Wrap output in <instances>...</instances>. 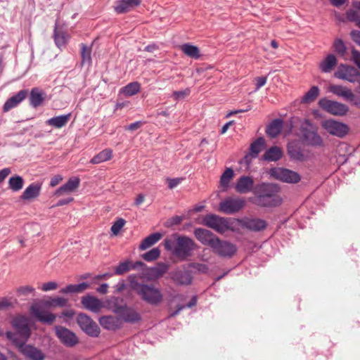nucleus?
Segmentation results:
<instances>
[{
  "mask_svg": "<svg viewBox=\"0 0 360 360\" xmlns=\"http://www.w3.org/2000/svg\"><path fill=\"white\" fill-rule=\"evenodd\" d=\"M321 126L328 133L339 138L345 136L349 132L347 124L332 119L323 121Z\"/></svg>",
  "mask_w": 360,
  "mask_h": 360,
  "instance_id": "nucleus-9",
  "label": "nucleus"
},
{
  "mask_svg": "<svg viewBox=\"0 0 360 360\" xmlns=\"http://www.w3.org/2000/svg\"><path fill=\"white\" fill-rule=\"evenodd\" d=\"M350 36L352 40L356 42L358 45L360 46V31L359 30H352L350 32Z\"/></svg>",
  "mask_w": 360,
  "mask_h": 360,
  "instance_id": "nucleus-59",
  "label": "nucleus"
},
{
  "mask_svg": "<svg viewBox=\"0 0 360 360\" xmlns=\"http://www.w3.org/2000/svg\"><path fill=\"white\" fill-rule=\"evenodd\" d=\"M171 278L179 285H189L192 282L191 273L187 270L178 269L172 274Z\"/></svg>",
  "mask_w": 360,
  "mask_h": 360,
  "instance_id": "nucleus-22",
  "label": "nucleus"
},
{
  "mask_svg": "<svg viewBox=\"0 0 360 360\" xmlns=\"http://www.w3.org/2000/svg\"><path fill=\"white\" fill-rule=\"evenodd\" d=\"M335 77L345 79L350 82H359L360 79V73L355 68L340 65L335 72Z\"/></svg>",
  "mask_w": 360,
  "mask_h": 360,
  "instance_id": "nucleus-14",
  "label": "nucleus"
},
{
  "mask_svg": "<svg viewBox=\"0 0 360 360\" xmlns=\"http://www.w3.org/2000/svg\"><path fill=\"white\" fill-rule=\"evenodd\" d=\"M203 221L205 225L220 233H224L230 227L226 219L215 214H207L205 217Z\"/></svg>",
  "mask_w": 360,
  "mask_h": 360,
  "instance_id": "nucleus-11",
  "label": "nucleus"
},
{
  "mask_svg": "<svg viewBox=\"0 0 360 360\" xmlns=\"http://www.w3.org/2000/svg\"><path fill=\"white\" fill-rule=\"evenodd\" d=\"M256 80V89H259L262 86H263L266 82V77H259L255 79Z\"/></svg>",
  "mask_w": 360,
  "mask_h": 360,
  "instance_id": "nucleus-61",
  "label": "nucleus"
},
{
  "mask_svg": "<svg viewBox=\"0 0 360 360\" xmlns=\"http://www.w3.org/2000/svg\"><path fill=\"white\" fill-rule=\"evenodd\" d=\"M245 204V201L243 198L229 197L219 203V211L226 214H233L242 210Z\"/></svg>",
  "mask_w": 360,
  "mask_h": 360,
  "instance_id": "nucleus-6",
  "label": "nucleus"
},
{
  "mask_svg": "<svg viewBox=\"0 0 360 360\" xmlns=\"http://www.w3.org/2000/svg\"><path fill=\"white\" fill-rule=\"evenodd\" d=\"M77 324L80 328L91 337H98L100 328L91 318L85 314H79L77 318Z\"/></svg>",
  "mask_w": 360,
  "mask_h": 360,
  "instance_id": "nucleus-8",
  "label": "nucleus"
},
{
  "mask_svg": "<svg viewBox=\"0 0 360 360\" xmlns=\"http://www.w3.org/2000/svg\"><path fill=\"white\" fill-rule=\"evenodd\" d=\"M279 188L274 184L263 183L255 188L256 197L254 203L261 207H276L281 204L282 199L278 195Z\"/></svg>",
  "mask_w": 360,
  "mask_h": 360,
  "instance_id": "nucleus-2",
  "label": "nucleus"
},
{
  "mask_svg": "<svg viewBox=\"0 0 360 360\" xmlns=\"http://www.w3.org/2000/svg\"><path fill=\"white\" fill-rule=\"evenodd\" d=\"M269 174L274 178L286 183L295 184L300 181V176L297 172L288 169L272 168Z\"/></svg>",
  "mask_w": 360,
  "mask_h": 360,
  "instance_id": "nucleus-10",
  "label": "nucleus"
},
{
  "mask_svg": "<svg viewBox=\"0 0 360 360\" xmlns=\"http://www.w3.org/2000/svg\"><path fill=\"white\" fill-rule=\"evenodd\" d=\"M347 18L350 22H356V25L360 28V16L357 11L349 10L347 12Z\"/></svg>",
  "mask_w": 360,
  "mask_h": 360,
  "instance_id": "nucleus-50",
  "label": "nucleus"
},
{
  "mask_svg": "<svg viewBox=\"0 0 360 360\" xmlns=\"http://www.w3.org/2000/svg\"><path fill=\"white\" fill-rule=\"evenodd\" d=\"M70 116L71 115L69 113L67 115L54 117L47 120L46 121V124L55 128L60 129L65 127L68 124L70 119Z\"/></svg>",
  "mask_w": 360,
  "mask_h": 360,
  "instance_id": "nucleus-28",
  "label": "nucleus"
},
{
  "mask_svg": "<svg viewBox=\"0 0 360 360\" xmlns=\"http://www.w3.org/2000/svg\"><path fill=\"white\" fill-rule=\"evenodd\" d=\"M125 223L126 221L122 218L115 221L111 226V231L113 235L117 236L120 233V230L123 228Z\"/></svg>",
  "mask_w": 360,
  "mask_h": 360,
  "instance_id": "nucleus-49",
  "label": "nucleus"
},
{
  "mask_svg": "<svg viewBox=\"0 0 360 360\" xmlns=\"http://www.w3.org/2000/svg\"><path fill=\"white\" fill-rule=\"evenodd\" d=\"M10 173L11 169L9 168H4L0 170V184L5 180Z\"/></svg>",
  "mask_w": 360,
  "mask_h": 360,
  "instance_id": "nucleus-62",
  "label": "nucleus"
},
{
  "mask_svg": "<svg viewBox=\"0 0 360 360\" xmlns=\"http://www.w3.org/2000/svg\"><path fill=\"white\" fill-rule=\"evenodd\" d=\"M162 238V234L160 233H155L150 234L148 237H146L141 243L140 249L141 250H146L150 247L155 245L157 242H158Z\"/></svg>",
  "mask_w": 360,
  "mask_h": 360,
  "instance_id": "nucleus-36",
  "label": "nucleus"
},
{
  "mask_svg": "<svg viewBox=\"0 0 360 360\" xmlns=\"http://www.w3.org/2000/svg\"><path fill=\"white\" fill-rule=\"evenodd\" d=\"M58 285L56 282L50 281L45 283L41 286V290L44 292L56 290Z\"/></svg>",
  "mask_w": 360,
  "mask_h": 360,
  "instance_id": "nucleus-53",
  "label": "nucleus"
},
{
  "mask_svg": "<svg viewBox=\"0 0 360 360\" xmlns=\"http://www.w3.org/2000/svg\"><path fill=\"white\" fill-rule=\"evenodd\" d=\"M195 248V242L187 236H179L176 239L174 254L180 259L184 260L191 256Z\"/></svg>",
  "mask_w": 360,
  "mask_h": 360,
  "instance_id": "nucleus-5",
  "label": "nucleus"
},
{
  "mask_svg": "<svg viewBox=\"0 0 360 360\" xmlns=\"http://www.w3.org/2000/svg\"><path fill=\"white\" fill-rule=\"evenodd\" d=\"M23 184L24 180L20 176H11L8 180L9 188L14 192L21 190Z\"/></svg>",
  "mask_w": 360,
  "mask_h": 360,
  "instance_id": "nucleus-39",
  "label": "nucleus"
},
{
  "mask_svg": "<svg viewBox=\"0 0 360 360\" xmlns=\"http://www.w3.org/2000/svg\"><path fill=\"white\" fill-rule=\"evenodd\" d=\"M131 262H124L120 263L115 270V274L117 275H122L131 269Z\"/></svg>",
  "mask_w": 360,
  "mask_h": 360,
  "instance_id": "nucleus-48",
  "label": "nucleus"
},
{
  "mask_svg": "<svg viewBox=\"0 0 360 360\" xmlns=\"http://www.w3.org/2000/svg\"><path fill=\"white\" fill-rule=\"evenodd\" d=\"M87 283H82L77 285H68L60 290L62 293L82 292L89 288Z\"/></svg>",
  "mask_w": 360,
  "mask_h": 360,
  "instance_id": "nucleus-37",
  "label": "nucleus"
},
{
  "mask_svg": "<svg viewBox=\"0 0 360 360\" xmlns=\"http://www.w3.org/2000/svg\"><path fill=\"white\" fill-rule=\"evenodd\" d=\"M112 158V150L110 148H105L102 151L99 152L97 155L94 156L91 160V164H99L108 160H110Z\"/></svg>",
  "mask_w": 360,
  "mask_h": 360,
  "instance_id": "nucleus-32",
  "label": "nucleus"
},
{
  "mask_svg": "<svg viewBox=\"0 0 360 360\" xmlns=\"http://www.w3.org/2000/svg\"><path fill=\"white\" fill-rule=\"evenodd\" d=\"M80 184V179L78 177L70 178L64 185L59 187L55 192L58 197L74 193L77 190Z\"/></svg>",
  "mask_w": 360,
  "mask_h": 360,
  "instance_id": "nucleus-17",
  "label": "nucleus"
},
{
  "mask_svg": "<svg viewBox=\"0 0 360 360\" xmlns=\"http://www.w3.org/2000/svg\"><path fill=\"white\" fill-rule=\"evenodd\" d=\"M333 47L335 51L340 56H344L346 53V46L343 41L340 39H337L333 43Z\"/></svg>",
  "mask_w": 360,
  "mask_h": 360,
  "instance_id": "nucleus-47",
  "label": "nucleus"
},
{
  "mask_svg": "<svg viewBox=\"0 0 360 360\" xmlns=\"http://www.w3.org/2000/svg\"><path fill=\"white\" fill-rule=\"evenodd\" d=\"M143 124H144L143 122L137 121L136 122L130 124L128 126H126L125 129L128 130V131H136V130L140 129L143 125Z\"/></svg>",
  "mask_w": 360,
  "mask_h": 360,
  "instance_id": "nucleus-54",
  "label": "nucleus"
},
{
  "mask_svg": "<svg viewBox=\"0 0 360 360\" xmlns=\"http://www.w3.org/2000/svg\"><path fill=\"white\" fill-rule=\"evenodd\" d=\"M140 88L141 84L137 82H134L122 87L120 90H140Z\"/></svg>",
  "mask_w": 360,
  "mask_h": 360,
  "instance_id": "nucleus-56",
  "label": "nucleus"
},
{
  "mask_svg": "<svg viewBox=\"0 0 360 360\" xmlns=\"http://www.w3.org/2000/svg\"><path fill=\"white\" fill-rule=\"evenodd\" d=\"M56 335L60 341L67 347H74L78 342V338L75 333L60 326L55 327Z\"/></svg>",
  "mask_w": 360,
  "mask_h": 360,
  "instance_id": "nucleus-13",
  "label": "nucleus"
},
{
  "mask_svg": "<svg viewBox=\"0 0 360 360\" xmlns=\"http://www.w3.org/2000/svg\"><path fill=\"white\" fill-rule=\"evenodd\" d=\"M31 312L40 322L52 324L56 320V315L49 313L38 307L32 306Z\"/></svg>",
  "mask_w": 360,
  "mask_h": 360,
  "instance_id": "nucleus-21",
  "label": "nucleus"
},
{
  "mask_svg": "<svg viewBox=\"0 0 360 360\" xmlns=\"http://www.w3.org/2000/svg\"><path fill=\"white\" fill-rule=\"evenodd\" d=\"M101 326L110 330H116L122 327V321L119 317L114 316H103L99 319Z\"/></svg>",
  "mask_w": 360,
  "mask_h": 360,
  "instance_id": "nucleus-20",
  "label": "nucleus"
},
{
  "mask_svg": "<svg viewBox=\"0 0 360 360\" xmlns=\"http://www.w3.org/2000/svg\"><path fill=\"white\" fill-rule=\"evenodd\" d=\"M34 291V288L30 285L21 286L17 290L18 295L25 296L27 295L29 293L33 292Z\"/></svg>",
  "mask_w": 360,
  "mask_h": 360,
  "instance_id": "nucleus-52",
  "label": "nucleus"
},
{
  "mask_svg": "<svg viewBox=\"0 0 360 360\" xmlns=\"http://www.w3.org/2000/svg\"><path fill=\"white\" fill-rule=\"evenodd\" d=\"M194 236L202 245H207L210 248H212L215 239L217 238V236L214 235L211 231L202 228L195 229L194 230Z\"/></svg>",
  "mask_w": 360,
  "mask_h": 360,
  "instance_id": "nucleus-15",
  "label": "nucleus"
},
{
  "mask_svg": "<svg viewBox=\"0 0 360 360\" xmlns=\"http://www.w3.org/2000/svg\"><path fill=\"white\" fill-rule=\"evenodd\" d=\"M141 4V0H117L114 7L117 13H127Z\"/></svg>",
  "mask_w": 360,
  "mask_h": 360,
  "instance_id": "nucleus-23",
  "label": "nucleus"
},
{
  "mask_svg": "<svg viewBox=\"0 0 360 360\" xmlns=\"http://www.w3.org/2000/svg\"><path fill=\"white\" fill-rule=\"evenodd\" d=\"M319 103L322 109L334 115L342 116L348 111L345 105L326 98L321 99Z\"/></svg>",
  "mask_w": 360,
  "mask_h": 360,
  "instance_id": "nucleus-12",
  "label": "nucleus"
},
{
  "mask_svg": "<svg viewBox=\"0 0 360 360\" xmlns=\"http://www.w3.org/2000/svg\"><path fill=\"white\" fill-rule=\"evenodd\" d=\"M254 181L252 177L242 176L238 179L235 189L239 193H247L252 191Z\"/></svg>",
  "mask_w": 360,
  "mask_h": 360,
  "instance_id": "nucleus-24",
  "label": "nucleus"
},
{
  "mask_svg": "<svg viewBox=\"0 0 360 360\" xmlns=\"http://www.w3.org/2000/svg\"><path fill=\"white\" fill-rule=\"evenodd\" d=\"M108 285L106 283H103L96 289V290L98 292L105 295L108 292Z\"/></svg>",
  "mask_w": 360,
  "mask_h": 360,
  "instance_id": "nucleus-64",
  "label": "nucleus"
},
{
  "mask_svg": "<svg viewBox=\"0 0 360 360\" xmlns=\"http://www.w3.org/2000/svg\"><path fill=\"white\" fill-rule=\"evenodd\" d=\"M283 152L281 149L277 146H273L267 150L263 155L265 160L277 161L282 157Z\"/></svg>",
  "mask_w": 360,
  "mask_h": 360,
  "instance_id": "nucleus-35",
  "label": "nucleus"
},
{
  "mask_svg": "<svg viewBox=\"0 0 360 360\" xmlns=\"http://www.w3.org/2000/svg\"><path fill=\"white\" fill-rule=\"evenodd\" d=\"M288 152L290 156L296 160L304 161V155L302 152L299 149L293 146H288Z\"/></svg>",
  "mask_w": 360,
  "mask_h": 360,
  "instance_id": "nucleus-44",
  "label": "nucleus"
},
{
  "mask_svg": "<svg viewBox=\"0 0 360 360\" xmlns=\"http://www.w3.org/2000/svg\"><path fill=\"white\" fill-rule=\"evenodd\" d=\"M112 299L115 301L112 311L120 316L122 321L134 323L141 320V316L136 309L128 307L127 304L120 305L116 302L117 298L112 297Z\"/></svg>",
  "mask_w": 360,
  "mask_h": 360,
  "instance_id": "nucleus-4",
  "label": "nucleus"
},
{
  "mask_svg": "<svg viewBox=\"0 0 360 360\" xmlns=\"http://www.w3.org/2000/svg\"><path fill=\"white\" fill-rule=\"evenodd\" d=\"M282 128V120L276 119L267 126L266 132L271 138H275L281 133Z\"/></svg>",
  "mask_w": 360,
  "mask_h": 360,
  "instance_id": "nucleus-29",
  "label": "nucleus"
},
{
  "mask_svg": "<svg viewBox=\"0 0 360 360\" xmlns=\"http://www.w3.org/2000/svg\"><path fill=\"white\" fill-rule=\"evenodd\" d=\"M212 252L221 257L231 258L236 252V246L226 240H222L218 237L212 246Z\"/></svg>",
  "mask_w": 360,
  "mask_h": 360,
  "instance_id": "nucleus-7",
  "label": "nucleus"
},
{
  "mask_svg": "<svg viewBox=\"0 0 360 360\" xmlns=\"http://www.w3.org/2000/svg\"><path fill=\"white\" fill-rule=\"evenodd\" d=\"M160 252L158 248H153L143 255L142 257L147 262H152L158 259Z\"/></svg>",
  "mask_w": 360,
  "mask_h": 360,
  "instance_id": "nucleus-46",
  "label": "nucleus"
},
{
  "mask_svg": "<svg viewBox=\"0 0 360 360\" xmlns=\"http://www.w3.org/2000/svg\"><path fill=\"white\" fill-rule=\"evenodd\" d=\"M81 303L85 309L94 313L99 312L103 307V302L97 297L91 295L83 297Z\"/></svg>",
  "mask_w": 360,
  "mask_h": 360,
  "instance_id": "nucleus-19",
  "label": "nucleus"
},
{
  "mask_svg": "<svg viewBox=\"0 0 360 360\" xmlns=\"http://www.w3.org/2000/svg\"><path fill=\"white\" fill-rule=\"evenodd\" d=\"M319 96V91H307L302 98V102L310 103L314 101Z\"/></svg>",
  "mask_w": 360,
  "mask_h": 360,
  "instance_id": "nucleus-51",
  "label": "nucleus"
},
{
  "mask_svg": "<svg viewBox=\"0 0 360 360\" xmlns=\"http://www.w3.org/2000/svg\"><path fill=\"white\" fill-rule=\"evenodd\" d=\"M41 189V184L39 183H32L23 191L21 198L24 200H30L37 198Z\"/></svg>",
  "mask_w": 360,
  "mask_h": 360,
  "instance_id": "nucleus-25",
  "label": "nucleus"
},
{
  "mask_svg": "<svg viewBox=\"0 0 360 360\" xmlns=\"http://www.w3.org/2000/svg\"><path fill=\"white\" fill-rule=\"evenodd\" d=\"M182 179L175 178V179H167V181L168 182V187L170 189H173L176 186H177L181 181Z\"/></svg>",
  "mask_w": 360,
  "mask_h": 360,
  "instance_id": "nucleus-57",
  "label": "nucleus"
},
{
  "mask_svg": "<svg viewBox=\"0 0 360 360\" xmlns=\"http://www.w3.org/2000/svg\"><path fill=\"white\" fill-rule=\"evenodd\" d=\"M188 95V91H174L172 97L175 100L183 99Z\"/></svg>",
  "mask_w": 360,
  "mask_h": 360,
  "instance_id": "nucleus-58",
  "label": "nucleus"
},
{
  "mask_svg": "<svg viewBox=\"0 0 360 360\" xmlns=\"http://www.w3.org/2000/svg\"><path fill=\"white\" fill-rule=\"evenodd\" d=\"M68 300L64 297H53L46 300L45 304L49 307H63L67 305Z\"/></svg>",
  "mask_w": 360,
  "mask_h": 360,
  "instance_id": "nucleus-42",
  "label": "nucleus"
},
{
  "mask_svg": "<svg viewBox=\"0 0 360 360\" xmlns=\"http://www.w3.org/2000/svg\"><path fill=\"white\" fill-rule=\"evenodd\" d=\"M301 139L303 143L312 146H321L323 145V139L318 134L316 128L309 120H304L300 129Z\"/></svg>",
  "mask_w": 360,
  "mask_h": 360,
  "instance_id": "nucleus-3",
  "label": "nucleus"
},
{
  "mask_svg": "<svg viewBox=\"0 0 360 360\" xmlns=\"http://www.w3.org/2000/svg\"><path fill=\"white\" fill-rule=\"evenodd\" d=\"M22 353L30 360H44V354L37 348L31 345H25L22 347Z\"/></svg>",
  "mask_w": 360,
  "mask_h": 360,
  "instance_id": "nucleus-26",
  "label": "nucleus"
},
{
  "mask_svg": "<svg viewBox=\"0 0 360 360\" xmlns=\"http://www.w3.org/2000/svg\"><path fill=\"white\" fill-rule=\"evenodd\" d=\"M91 48L84 44L81 45L82 64L90 65L91 63Z\"/></svg>",
  "mask_w": 360,
  "mask_h": 360,
  "instance_id": "nucleus-40",
  "label": "nucleus"
},
{
  "mask_svg": "<svg viewBox=\"0 0 360 360\" xmlns=\"http://www.w3.org/2000/svg\"><path fill=\"white\" fill-rule=\"evenodd\" d=\"M245 226L251 231H259L266 227V222L260 219H251L245 221Z\"/></svg>",
  "mask_w": 360,
  "mask_h": 360,
  "instance_id": "nucleus-34",
  "label": "nucleus"
},
{
  "mask_svg": "<svg viewBox=\"0 0 360 360\" xmlns=\"http://www.w3.org/2000/svg\"><path fill=\"white\" fill-rule=\"evenodd\" d=\"M352 59L360 69V52L354 49L352 50Z\"/></svg>",
  "mask_w": 360,
  "mask_h": 360,
  "instance_id": "nucleus-55",
  "label": "nucleus"
},
{
  "mask_svg": "<svg viewBox=\"0 0 360 360\" xmlns=\"http://www.w3.org/2000/svg\"><path fill=\"white\" fill-rule=\"evenodd\" d=\"M53 37L56 46L60 49H63L66 47L70 39V35L67 31L60 27L56 23L54 27Z\"/></svg>",
  "mask_w": 360,
  "mask_h": 360,
  "instance_id": "nucleus-18",
  "label": "nucleus"
},
{
  "mask_svg": "<svg viewBox=\"0 0 360 360\" xmlns=\"http://www.w3.org/2000/svg\"><path fill=\"white\" fill-rule=\"evenodd\" d=\"M336 64V57L333 54H329L320 63L319 68L323 72L328 73L333 69Z\"/></svg>",
  "mask_w": 360,
  "mask_h": 360,
  "instance_id": "nucleus-30",
  "label": "nucleus"
},
{
  "mask_svg": "<svg viewBox=\"0 0 360 360\" xmlns=\"http://www.w3.org/2000/svg\"><path fill=\"white\" fill-rule=\"evenodd\" d=\"M145 200V195L142 193H140L137 195L135 199L134 205L136 207H139L141 204H142Z\"/></svg>",
  "mask_w": 360,
  "mask_h": 360,
  "instance_id": "nucleus-63",
  "label": "nucleus"
},
{
  "mask_svg": "<svg viewBox=\"0 0 360 360\" xmlns=\"http://www.w3.org/2000/svg\"><path fill=\"white\" fill-rule=\"evenodd\" d=\"M169 269V265L165 263H158L157 265L152 269V272L157 278L162 277Z\"/></svg>",
  "mask_w": 360,
  "mask_h": 360,
  "instance_id": "nucleus-43",
  "label": "nucleus"
},
{
  "mask_svg": "<svg viewBox=\"0 0 360 360\" xmlns=\"http://www.w3.org/2000/svg\"><path fill=\"white\" fill-rule=\"evenodd\" d=\"M130 288L145 302L158 306L163 301L161 290L153 283L139 282L135 275L128 276Z\"/></svg>",
  "mask_w": 360,
  "mask_h": 360,
  "instance_id": "nucleus-1",
  "label": "nucleus"
},
{
  "mask_svg": "<svg viewBox=\"0 0 360 360\" xmlns=\"http://www.w3.org/2000/svg\"><path fill=\"white\" fill-rule=\"evenodd\" d=\"M43 101L44 97L39 91H31L30 103L33 107L37 108L40 105Z\"/></svg>",
  "mask_w": 360,
  "mask_h": 360,
  "instance_id": "nucleus-45",
  "label": "nucleus"
},
{
  "mask_svg": "<svg viewBox=\"0 0 360 360\" xmlns=\"http://www.w3.org/2000/svg\"><path fill=\"white\" fill-rule=\"evenodd\" d=\"M234 172L231 168H226L220 178L221 186L226 188L229 186V182L233 178Z\"/></svg>",
  "mask_w": 360,
  "mask_h": 360,
  "instance_id": "nucleus-41",
  "label": "nucleus"
},
{
  "mask_svg": "<svg viewBox=\"0 0 360 360\" xmlns=\"http://www.w3.org/2000/svg\"><path fill=\"white\" fill-rule=\"evenodd\" d=\"M13 326L17 330L19 335L24 341L30 335V329L28 326L27 320L23 316H17L13 321Z\"/></svg>",
  "mask_w": 360,
  "mask_h": 360,
  "instance_id": "nucleus-16",
  "label": "nucleus"
},
{
  "mask_svg": "<svg viewBox=\"0 0 360 360\" xmlns=\"http://www.w3.org/2000/svg\"><path fill=\"white\" fill-rule=\"evenodd\" d=\"M63 180V176L60 174L54 176L51 178L50 181V186L51 187H55L57 186L61 181Z\"/></svg>",
  "mask_w": 360,
  "mask_h": 360,
  "instance_id": "nucleus-60",
  "label": "nucleus"
},
{
  "mask_svg": "<svg viewBox=\"0 0 360 360\" xmlns=\"http://www.w3.org/2000/svg\"><path fill=\"white\" fill-rule=\"evenodd\" d=\"M27 96V91H19L17 94L8 98L4 103L3 110L8 112L12 108L16 107Z\"/></svg>",
  "mask_w": 360,
  "mask_h": 360,
  "instance_id": "nucleus-27",
  "label": "nucleus"
},
{
  "mask_svg": "<svg viewBox=\"0 0 360 360\" xmlns=\"http://www.w3.org/2000/svg\"><path fill=\"white\" fill-rule=\"evenodd\" d=\"M181 51L187 56L193 58L199 59L200 58V49L198 46L186 43L181 46Z\"/></svg>",
  "mask_w": 360,
  "mask_h": 360,
  "instance_id": "nucleus-31",
  "label": "nucleus"
},
{
  "mask_svg": "<svg viewBox=\"0 0 360 360\" xmlns=\"http://www.w3.org/2000/svg\"><path fill=\"white\" fill-rule=\"evenodd\" d=\"M265 145V140L262 137L257 139L251 145L250 148V155L253 158H256L259 152L262 150Z\"/></svg>",
  "mask_w": 360,
  "mask_h": 360,
  "instance_id": "nucleus-38",
  "label": "nucleus"
},
{
  "mask_svg": "<svg viewBox=\"0 0 360 360\" xmlns=\"http://www.w3.org/2000/svg\"><path fill=\"white\" fill-rule=\"evenodd\" d=\"M347 101L360 108V91H336Z\"/></svg>",
  "mask_w": 360,
  "mask_h": 360,
  "instance_id": "nucleus-33",
  "label": "nucleus"
}]
</instances>
